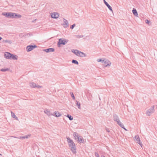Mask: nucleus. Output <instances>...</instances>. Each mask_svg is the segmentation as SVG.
I'll list each match as a JSON object with an SVG mask.
<instances>
[{
  "label": "nucleus",
  "instance_id": "obj_9",
  "mask_svg": "<svg viewBox=\"0 0 157 157\" xmlns=\"http://www.w3.org/2000/svg\"><path fill=\"white\" fill-rule=\"evenodd\" d=\"M69 147H70V149L71 150L73 153L75 154L76 153V147L75 146V145Z\"/></svg>",
  "mask_w": 157,
  "mask_h": 157
},
{
  "label": "nucleus",
  "instance_id": "obj_2",
  "mask_svg": "<svg viewBox=\"0 0 157 157\" xmlns=\"http://www.w3.org/2000/svg\"><path fill=\"white\" fill-rule=\"evenodd\" d=\"M102 63L103 65H104L105 67L110 66L111 64L110 62L108 59H105L102 60Z\"/></svg>",
  "mask_w": 157,
  "mask_h": 157
},
{
  "label": "nucleus",
  "instance_id": "obj_37",
  "mask_svg": "<svg viewBox=\"0 0 157 157\" xmlns=\"http://www.w3.org/2000/svg\"><path fill=\"white\" fill-rule=\"evenodd\" d=\"M95 155L96 157H100L98 154L97 152H95Z\"/></svg>",
  "mask_w": 157,
  "mask_h": 157
},
{
  "label": "nucleus",
  "instance_id": "obj_10",
  "mask_svg": "<svg viewBox=\"0 0 157 157\" xmlns=\"http://www.w3.org/2000/svg\"><path fill=\"white\" fill-rule=\"evenodd\" d=\"M17 55L11 53L9 59L17 60Z\"/></svg>",
  "mask_w": 157,
  "mask_h": 157
},
{
  "label": "nucleus",
  "instance_id": "obj_40",
  "mask_svg": "<svg viewBox=\"0 0 157 157\" xmlns=\"http://www.w3.org/2000/svg\"><path fill=\"white\" fill-rule=\"evenodd\" d=\"M105 129H106V131L107 132H110V130H109L108 128H105Z\"/></svg>",
  "mask_w": 157,
  "mask_h": 157
},
{
  "label": "nucleus",
  "instance_id": "obj_19",
  "mask_svg": "<svg viewBox=\"0 0 157 157\" xmlns=\"http://www.w3.org/2000/svg\"><path fill=\"white\" fill-rule=\"evenodd\" d=\"M52 115L54 116L55 117H58L60 116L61 114H60L59 112L58 111H55L54 112V114H52Z\"/></svg>",
  "mask_w": 157,
  "mask_h": 157
},
{
  "label": "nucleus",
  "instance_id": "obj_36",
  "mask_svg": "<svg viewBox=\"0 0 157 157\" xmlns=\"http://www.w3.org/2000/svg\"><path fill=\"white\" fill-rule=\"evenodd\" d=\"M36 87H37L38 88H41L43 87L42 86L39 85H36Z\"/></svg>",
  "mask_w": 157,
  "mask_h": 157
},
{
  "label": "nucleus",
  "instance_id": "obj_13",
  "mask_svg": "<svg viewBox=\"0 0 157 157\" xmlns=\"http://www.w3.org/2000/svg\"><path fill=\"white\" fill-rule=\"evenodd\" d=\"M43 51L46 52H54L55 51V49L53 48H50L44 49Z\"/></svg>",
  "mask_w": 157,
  "mask_h": 157
},
{
  "label": "nucleus",
  "instance_id": "obj_29",
  "mask_svg": "<svg viewBox=\"0 0 157 157\" xmlns=\"http://www.w3.org/2000/svg\"><path fill=\"white\" fill-rule=\"evenodd\" d=\"M11 113L12 117L13 118H15L16 120H18V118L17 117H16V116L15 115V114L12 112H11Z\"/></svg>",
  "mask_w": 157,
  "mask_h": 157
},
{
  "label": "nucleus",
  "instance_id": "obj_31",
  "mask_svg": "<svg viewBox=\"0 0 157 157\" xmlns=\"http://www.w3.org/2000/svg\"><path fill=\"white\" fill-rule=\"evenodd\" d=\"M30 136V135H26L24 136H21L20 138L21 139H25V138H28L29 136Z\"/></svg>",
  "mask_w": 157,
  "mask_h": 157
},
{
  "label": "nucleus",
  "instance_id": "obj_16",
  "mask_svg": "<svg viewBox=\"0 0 157 157\" xmlns=\"http://www.w3.org/2000/svg\"><path fill=\"white\" fill-rule=\"evenodd\" d=\"M79 53H78V56H79L82 57H86V54L84 53V52H82L79 51Z\"/></svg>",
  "mask_w": 157,
  "mask_h": 157
},
{
  "label": "nucleus",
  "instance_id": "obj_12",
  "mask_svg": "<svg viewBox=\"0 0 157 157\" xmlns=\"http://www.w3.org/2000/svg\"><path fill=\"white\" fill-rule=\"evenodd\" d=\"M113 120L117 122V123H119L120 120L118 116L116 114H114L113 116Z\"/></svg>",
  "mask_w": 157,
  "mask_h": 157
},
{
  "label": "nucleus",
  "instance_id": "obj_17",
  "mask_svg": "<svg viewBox=\"0 0 157 157\" xmlns=\"http://www.w3.org/2000/svg\"><path fill=\"white\" fill-rule=\"evenodd\" d=\"M10 54L11 53L9 52H6L4 53V57L6 59H9Z\"/></svg>",
  "mask_w": 157,
  "mask_h": 157
},
{
  "label": "nucleus",
  "instance_id": "obj_21",
  "mask_svg": "<svg viewBox=\"0 0 157 157\" xmlns=\"http://www.w3.org/2000/svg\"><path fill=\"white\" fill-rule=\"evenodd\" d=\"M132 11L133 14L135 16H138V14L136 10L135 9L133 8V9L132 10Z\"/></svg>",
  "mask_w": 157,
  "mask_h": 157
},
{
  "label": "nucleus",
  "instance_id": "obj_15",
  "mask_svg": "<svg viewBox=\"0 0 157 157\" xmlns=\"http://www.w3.org/2000/svg\"><path fill=\"white\" fill-rule=\"evenodd\" d=\"M137 143L140 144L141 147H142V144L141 143L140 138L138 136H136L135 137Z\"/></svg>",
  "mask_w": 157,
  "mask_h": 157
},
{
  "label": "nucleus",
  "instance_id": "obj_5",
  "mask_svg": "<svg viewBox=\"0 0 157 157\" xmlns=\"http://www.w3.org/2000/svg\"><path fill=\"white\" fill-rule=\"evenodd\" d=\"M66 138L67 139V142L68 144L69 147H71V146L75 145L73 140L71 139L69 137H67Z\"/></svg>",
  "mask_w": 157,
  "mask_h": 157
},
{
  "label": "nucleus",
  "instance_id": "obj_46",
  "mask_svg": "<svg viewBox=\"0 0 157 157\" xmlns=\"http://www.w3.org/2000/svg\"><path fill=\"white\" fill-rule=\"evenodd\" d=\"M156 107H157V105H156Z\"/></svg>",
  "mask_w": 157,
  "mask_h": 157
},
{
  "label": "nucleus",
  "instance_id": "obj_30",
  "mask_svg": "<svg viewBox=\"0 0 157 157\" xmlns=\"http://www.w3.org/2000/svg\"><path fill=\"white\" fill-rule=\"evenodd\" d=\"M66 116L67 117L70 121H72L73 119V117L70 114H68Z\"/></svg>",
  "mask_w": 157,
  "mask_h": 157
},
{
  "label": "nucleus",
  "instance_id": "obj_18",
  "mask_svg": "<svg viewBox=\"0 0 157 157\" xmlns=\"http://www.w3.org/2000/svg\"><path fill=\"white\" fill-rule=\"evenodd\" d=\"M12 18H20L21 17V15L15 13H13Z\"/></svg>",
  "mask_w": 157,
  "mask_h": 157
},
{
  "label": "nucleus",
  "instance_id": "obj_1",
  "mask_svg": "<svg viewBox=\"0 0 157 157\" xmlns=\"http://www.w3.org/2000/svg\"><path fill=\"white\" fill-rule=\"evenodd\" d=\"M68 41V40L65 39L60 38L57 42V46L59 48L61 47V45H64Z\"/></svg>",
  "mask_w": 157,
  "mask_h": 157
},
{
  "label": "nucleus",
  "instance_id": "obj_45",
  "mask_svg": "<svg viewBox=\"0 0 157 157\" xmlns=\"http://www.w3.org/2000/svg\"><path fill=\"white\" fill-rule=\"evenodd\" d=\"M2 154H1L0 153V155H2Z\"/></svg>",
  "mask_w": 157,
  "mask_h": 157
},
{
  "label": "nucleus",
  "instance_id": "obj_44",
  "mask_svg": "<svg viewBox=\"0 0 157 157\" xmlns=\"http://www.w3.org/2000/svg\"><path fill=\"white\" fill-rule=\"evenodd\" d=\"M101 157H105L103 155H102L101 156Z\"/></svg>",
  "mask_w": 157,
  "mask_h": 157
},
{
  "label": "nucleus",
  "instance_id": "obj_38",
  "mask_svg": "<svg viewBox=\"0 0 157 157\" xmlns=\"http://www.w3.org/2000/svg\"><path fill=\"white\" fill-rule=\"evenodd\" d=\"M76 36L77 38H80L82 37V36H81V35H76Z\"/></svg>",
  "mask_w": 157,
  "mask_h": 157
},
{
  "label": "nucleus",
  "instance_id": "obj_14",
  "mask_svg": "<svg viewBox=\"0 0 157 157\" xmlns=\"http://www.w3.org/2000/svg\"><path fill=\"white\" fill-rule=\"evenodd\" d=\"M63 19L64 23L63 24V27L64 28H67L69 26V25H68V22L66 20L65 18H63Z\"/></svg>",
  "mask_w": 157,
  "mask_h": 157
},
{
  "label": "nucleus",
  "instance_id": "obj_35",
  "mask_svg": "<svg viewBox=\"0 0 157 157\" xmlns=\"http://www.w3.org/2000/svg\"><path fill=\"white\" fill-rule=\"evenodd\" d=\"M75 24H74L73 25H71L70 27V28L71 29H73L74 27L75 26Z\"/></svg>",
  "mask_w": 157,
  "mask_h": 157
},
{
  "label": "nucleus",
  "instance_id": "obj_3",
  "mask_svg": "<svg viewBox=\"0 0 157 157\" xmlns=\"http://www.w3.org/2000/svg\"><path fill=\"white\" fill-rule=\"evenodd\" d=\"M154 106H153L147 110L146 114L147 116H150L152 113L154 112Z\"/></svg>",
  "mask_w": 157,
  "mask_h": 157
},
{
  "label": "nucleus",
  "instance_id": "obj_23",
  "mask_svg": "<svg viewBox=\"0 0 157 157\" xmlns=\"http://www.w3.org/2000/svg\"><path fill=\"white\" fill-rule=\"evenodd\" d=\"M73 136L75 140L78 139V137H80V136L78 135V133L76 132H74V133Z\"/></svg>",
  "mask_w": 157,
  "mask_h": 157
},
{
  "label": "nucleus",
  "instance_id": "obj_42",
  "mask_svg": "<svg viewBox=\"0 0 157 157\" xmlns=\"http://www.w3.org/2000/svg\"><path fill=\"white\" fill-rule=\"evenodd\" d=\"M30 35V34H29V33H27V34H26V35L25 36V37H26V36H28V35Z\"/></svg>",
  "mask_w": 157,
  "mask_h": 157
},
{
  "label": "nucleus",
  "instance_id": "obj_33",
  "mask_svg": "<svg viewBox=\"0 0 157 157\" xmlns=\"http://www.w3.org/2000/svg\"><path fill=\"white\" fill-rule=\"evenodd\" d=\"M70 94H71V95L72 98L73 99L75 100V97L74 95V94L72 92H71Z\"/></svg>",
  "mask_w": 157,
  "mask_h": 157
},
{
  "label": "nucleus",
  "instance_id": "obj_39",
  "mask_svg": "<svg viewBox=\"0 0 157 157\" xmlns=\"http://www.w3.org/2000/svg\"><path fill=\"white\" fill-rule=\"evenodd\" d=\"M97 61L98 62H102V60L101 59H97Z\"/></svg>",
  "mask_w": 157,
  "mask_h": 157
},
{
  "label": "nucleus",
  "instance_id": "obj_43",
  "mask_svg": "<svg viewBox=\"0 0 157 157\" xmlns=\"http://www.w3.org/2000/svg\"><path fill=\"white\" fill-rule=\"evenodd\" d=\"M2 39V37H1L0 36V41Z\"/></svg>",
  "mask_w": 157,
  "mask_h": 157
},
{
  "label": "nucleus",
  "instance_id": "obj_20",
  "mask_svg": "<svg viewBox=\"0 0 157 157\" xmlns=\"http://www.w3.org/2000/svg\"><path fill=\"white\" fill-rule=\"evenodd\" d=\"M30 86L32 88H35L36 86V84L34 82H30L29 83Z\"/></svg>",
  "mask_w": 157,
  "mask_h": 157
},
{
  "label": "nucleus",
  "instance_id": "obj_7",
  "mask_svg": "<svg viewBox=\"0 0 157 157\" xmlns=\"http://www.w3.org/2000/svg\"><path fill=\"white\" fill-rule=\"evenodd\" d=\"M51 14V17L53 18H57L59 16V14L56 12L52 13Z\"/></svg>",
  "mask_w": 157,
  "mask_h": 157
},
{
  "label": "nucleus",
  "instance_id": "obj_22",
  "mask_svg": "<svg viewBox=\"0 0 157 157\" xmlns=\"http://www.w3.org/2000/svg\"><path fill=\"white\" fill-rule=\"evenodd\" d=\"M71 51L72 52L78 56V52H79V51L78 50L73 49L71 50Z\"/></svg>",
  "mask_w": 157,
  "mask_h": 157
},
{
  "label": "nucleus",
  "instance_id": "obj_4",
  "mask_svg": "<svg viewBox=\"0 0 157 157\" xmlns=\"http://www.w3.org/2000/svg\"><path fill=\"white\" fill-rule=\"evenodd\" d=\"M37 47V46L35 44L28 45L26 47V51L27 52H29Z\"/></svg>",
  "mask_w": 157,
  "mask_h": 157
},
{
  "label": "nucleus",
  "instance_id": "obj_11",
  "mask_svg": "<svg viewBox=\"0 0 157 157\" xmlns=\"http://www.w3.org/2000/svg\"><path fill=\"white\" fill-rule=\"evenodd\" d=\"M103 2L105 4V5L108 8L109 10L112 11L113 12V11L112 9V8L111 6H110L109 5V4L105 0H103Z\"/></svg>",
  "mask_w": 157,
  "mask_h": 157
},
{
  "label": "nucleus",
  "instance_id": "obj_41",
  "mask_svg": "<svg viewBox=\"0 0 157 157\" xmlns=\"http://www.w3.org/2000/svg\"><path fill=\"white\" fill-rule=\"evenodd\" d=\"M122 128L124 129L125 131H127V130L124 127H124H122Z\"/></svg>",
  "mask_w": 157,
  "mask_h": 157
},
{
  "label": "nucleus",
  "instance_id": "obj_32",
  "mask_svg": "<svg viewBox=\"0 0 157 157\" xmlns=\"http://www.w3.org/2000/svg\"><path fill=\"white\" fill-rule=\"evenodd\" d=\"M117 124L121 127L122 128V127H124V126L123 125V124L121 123L120 121H119V123H117Z\"/></svg>",
  "mask_w": 157,
  "mask_h": 157
},
{
  "label": "nucleus",
  "instance_id": "obj_8",
  "mask_svg": "<svg viewBox=\"0 0 157 157\" xmlns=\"http://www.w3.org/2000/svg\"><path fill=\"white\" fill-rule=\"evenodd\" d=\"M78 141L80 143H82L83 144L86 142V140H84L83 138L81 136L80 137H78Z\"/></svg>",
  "mask_w": 157,
  "mask_h": 157
},
{
  "label": "nucleus",
  "instance_id": "obj_25",
  "mask_svg": "<svg viewBox=\"0 0 157 157\" xmlns=\"http://www.w3.org/2000/svg\"><path fill=\"white\" fill-rule=\"evenodd\" d=\"M2 42H5L6 43H8L10 44H11L12 42L11 40H3L2 41Z\"/></svg>",
  "mask_w": 157,
  "mask_h": 157
},
{
  "label": "nucleus",
  "instance_id": "obj_28",
  "mask_svg": "<svg viewBox=\"0 0 157 157\" xmlns=\"http://www.w3.org/2000/svg\"><path fill=\"white\" fill-rule=\"evenodd\" d=\"M71 62L72 63H74L77 65H78L79 64L78 61L76 60L73 59L72 60Z\"/></svg>",
  "mask_w": 157,
  "mask_h": 157
},
{
  "label": "nucleus",
  "instance_id": "obj_27",
  "mask_svg": "<svg viewBox=\"0 0 157 157\" xmlns=\"http://www.w3.org/2000/svg\"><path fill=\"white\" fill-rule=\"evenodd\" d=\"M76 105L78 108L79 109H81L80 103V102L78 101H76Z\"/></svg>",
  "mask_w": 157,
  "mask_h": 157
},
{
  "label": "nucleus",
  "instance_id": "obj_26",
  "mask_svg": "<svg viewBox=\"0 0 157 157\" xmlns=\"http://www.w3.org/2000/svg\"><path fill=\"white\" fill-rule=\"evenodd\" d=\"M10 70L9 68H4L1 69L0 71L2 72H6V71H9Z\"/></svg>",
  "mask_w": 157,
  "mask_h": 157
},
{
  "label": "nucleus",
  "instance_id": "obj_6",
  "mask_svg": "<svg viewBox=\"0 0 157 157\" xmlns=\"http://www.w3.org/2000/svg\"><path fill=\"white\" fill-rule=\"evenodd\" d=\"M13 13L11 12H4L2 13V15L8 18H12L13 16Z\"/></svg>",
  "mask_w": 157,
  "mask_h": 157
},
{
  "label": "nucleus",
  "instance_id": "obj_34",
  "mask_svg": "<svg viewBox=\"0 0 157 157\" xmlns=\"http://www.w3.org/2000/svg\"><path fill=\"white\" fill-rule=\"evenodd\" d=\"M145 22L146 23L149 25V23H150V21L147 19H146L145 21Z\"/></svg>",
  "mask_w": 157,
  "mask_h": 157
},
{
  "label": "nucleus",
  "instance_id": "obj_24",
  "mask_svg": "<svg viewBox=\"0 0 157 157\" xmlns=\"http://www.w3.org/2000/svg\"><path fill=\"white\" fill-rule=\"evenodd\" d=\"M44 112L48 116L52 115V113H50V111L48 110V109L45 110L44 111Z\"/></svg>",
  "mask_w": 157,
  "mask_h": 157
}]
</instances>
